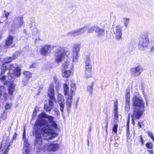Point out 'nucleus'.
I'll return each mask as SVG.
<instances>
[{
	"mask_svg": "<svg viewBox=\"0 0 154 154\" xmlns=\"http://www.w3.org/2000/svg\"><path fill=\"white\" fill-rule=\"evenodd\" d=\"M141 145H143L144 143V142L143 141V140L141 141Z\"/></svg>",
	"mask_w": 154,
	"mask_h": 154,
	"instance_id": "obj_60",
	"label": "nucleus"
},
{
	"mask_svg": "<svg viewBox=\"0 0 154 154\" xmlns=\"http://www.w3.org/2000/svg\"><path fill=\"white\" fill-rule=\"evenodd\" d=\"M129 121H128V120L127 122V134H129Z\"/></svg>",
	"mask_w": 154,
	"mask_h": 154,
	"instance_id": "obj_50",
	"label": "nucleus"
},
{
	"mask_svg": "<svg viewBox=\"0 0 154 154\" xmlns=\"http://www.w3.org/2000/svg\"><path fill=\"white\" fill-rule=\"evenodd\" d=\"M23 73L26 75L25 77L29 78V79L31 77L32 74L29 71H24Z\"/></svg>",
	"mask_w": 154,
	"mask_h": 154,
	"instance_id": "obj_38",
	"label": "nucleus"
},
{
	"mask_svg": "<svg viewBox=\"0 0 154 154\" xmlns=\"http://www.w3.org/2000/svg\"><path fill=\"white\" fill-rule=\"evenodd\" d=\"M146 146L148 149H152L153 148L152 143L151 142H148L146 144Z\"/></svg>",
	"mask_w": 154,
	"mask_h": 154,
	"instance_id": "obj_40",
	"label": "nucleus"
},
{
	"mask_svg": "<svg viewBox=\"0 0 154 154\" xmlns=\"http://www.w3.org/2000/svg\"><path fill=\"white\" fill-rule=\"evenodd\" d=\"M87 29L86 27H83L70 32L68 33V35L69 36H77L84 33Z\"/></svg>",
	"mask_w": 154,
	"mask_h": 154,
	"instance_id": "obj_11",
	"label": "nucleus"
},
{
	"mask_svg": "<svg viewBox=\"0 0 154 154\" xmlns=\"http://www.w3.org/2000/svg\"><path fill=\"white\" fill-rule=\"evenodd\" d=\"M34 126L35 127L43 126L41 128H34L32 131V134L35 136L36 140L35 145V148L41 149L42 148V131L43 138L45 140L52 139L54 137L53 136V128L51 125L48 124L47 121L45 119H39L35 122Z\"/></svg>",
	"mask_w": 154,
	"mask_h": 154,
	"instance_id": "obj_1",
	"label": "nucleus"
},
{
	"mask_svg": "<svg viewBox=\"0 0 154 154\" xmlns=\"http://www.w3.org/2000/svg\"><path fill=\"white\" fill-rule=\"evenodd\" d=\"M134 111L132 116V123L134 124V119H139L143 115V112L145 111V109H138L133 108Z\"/></svg>",
	"mask_w": 154,
	"mask_h": 154,
	"instance_id": "obj_7",
	"label": "nucleus"
},
{
	"mask_svg": "<svg viewBox=\"0 0 154 154\" xmlns=\"http://www.w3.org/2000/svg\"><path fill=\"white\" fill-rule=\"evenodd\" d=\"M47 118L48 119V121L52 126L54 128H56L57 127V125L56 122L54 121V117L52 116L48 115Z\"/></svg>",
	"mask_w": 154,
	"mask_h": 154,
	"instance_id": "obj_19",
	"label": "nucleus"
},
{
	"mask_svg": "<svg viewBox=\"0 0 154 154\" xmlns=\"http://www.w3.org/2000/svg\"><path fill=\"white\" fill-rule=\"evenodd\" d=\"M69 53V51H66V52L63 48L59 47L57 49L56 53L55 54L56 61L58 63L61 62L64 54L68 55Z\"/></svg>",
	"mask_w": 154,
	"mask_h": 154,
	"instance_id": "obj_4",
	"label": "nucleus"
},
{
	"mask_svg": "<svg viewBox=\"0 0 154 154\" xmlns=\"http://www.w3.org/2000/svg\"><path fill=\"white\" fill-rule=\"evenodd\" d=\"M8 85H10L8 88L9 94L10 95H12L15 90V86L12 83L11 84L10 82Z\"/></svg>",
	"mask_w": 154,
	"mask_h": 154,
	"instance_id": "obj_31",
	"label": "nucleus"
},
{
	"mask_svg": "<svg viewBox=\"0 0 154 154\" xmlns=\"http://www.w3.org/2000/svg\"><path fill=\"white\" fill-rule=\"evenodd\" d=\"M132 103L133 106V108L145 109L143 101L137 96H135L133 97Z\"/></svg>",
	"mask_w": 154,
	"mask_h": 154,
	"instance_id": "obj_5",
	"label": "nucleus"
},
{
	"mask_svg": "<svg viewBox=\"0 0 154 154\" xmlns=\"http://www.w3.org/2000/svg\"><path fill=\"white\" fill-rule=\"evenodd\" d=\"M9 15L10 12L4 11L3 16L1 17L0 19V22L3 23L7 20L8 19V17Z\"/></svg>",
	"mask_w": 154,
	"mask_h": 154,
	"instance_id": "obj_22",
	"label": "nucleus"
},
{
	"mask_svg": "<svg viewBox=\"0 0 154 154\" xmlns=\"http://www.w3.org/2000/svg\"><path fill=\"white\" fill-rule=\"evenodd\" d=\"M94 85V82H92L87 87V91L89 94L91 95L93 94V87Z\"/></svg>",
	"mask_w": 154,
	"mask_h": 154,
	"instance_id": "obj_29",
	"label": "nucleus"
},
{
	"mask_svg": "<svg viewBox=\"0 0 154 154\" xmlns=\"http://www.w3.org/2000/svg\"><path fill=\"white\" fill-rule=\"evenodd\" d=\"M122 27L119 25L116 26L114 29L113 33L115 35L116 39L117 40L119 41L122 38Z\"/></svg>",
	"mask_w": 154,
	"mask_h": 154,
	"instance_id": "obj_9",
	"label": "nucleus"
},
{
	"mask_svg": "<svg viewBox=\"0 0 154 154\" xmlns=\"http://www.w3.org/2000/svg\"><path fill=\"white\" fill-rule=\"evenodd\" d=\"M96 26H94L89 29L88 30V33H91L93 32L94 31H95V28H96Z\"/></svg>",
	"mask_w": 154,
	"mask_h": 154,
	"instance_id": "obj_42",
	"label": "nucleus"
},
{
	"mask_svg": "<svg viewBox=\"0 0 154 154\" xmlns=\"http://www.w3.org/2000/svg\"><path fill=\"white\" fill-rule=\"evenodd\" d=\"M148 135L151 138L152 141L154 142V137L152 133L151 132H148Z\"/></svg>",
	"mask_w": 154,
	"mask_h": 154,
	"instance_id": "obj_44",
	"label": "nucleus"
},
{
	"mask_svg": "<svg viewBox=\"0 0 154 154\" xmlns=\"http://www.w3.org/2000/svg\"><path fill=\"white\" fill-rule=\"evenodd\" d=\"M54 48V47L49 45H45L43 46L41 50V54L44 55H47L50 53Z\"/></svg>",
	"mask_w": 154,
	"mask_h": 154,
	"instance_id": "obj_14",
	"label": "nucleus"
},
{
	"mask_svg": "<svg viewBox=\"0 0 154 154\" xmlns=\"http://www.w3.org/2000/svg\"><path fill=\"white\" fill-rule=\"evenodd\" d=\"M44 108L45 110L47 112H50L51 109V107L47 105H45Z\"/></svg>",
	"mask_w": 154,
	"mask_h": 154,
	"instance_id": "obj_41",
	"label": "nucleus"
},
{
	"mask_svg": "<svg viewBox=\"0 0 154 154\" xmlns=\"http://www.w3.org/2000/svg\"><path fill=\"white\" fill-rule=\"evenodd\" d=\"M30 147H23L22 150L23 154H29L30 152Z\"/></svg>",
	"mask_w": 154,
	"mask_h": 154,
	"instance_id": "obj_35",
	"label": "nucleus"
},
{
	"mask_svg": "<svg viewBox=\"0 0 154 154\" xmlns=\"http://www.w3.org/2000/svg\"><path fill=\"white\" fill-rule=\"evenodd\" d=\"M29 80V78L26 77H25L22 81L23 84L24 86L26 85Z\"/></svg>",
	"mask_w": 154,
	"mask_h": 154,
	"instance_id": "obj_39",
	"label": "nucleus"
},
{
	"mask_svg": "<svg viewBox=\"0 0 154 154\" xmlns=\"http://www.w3.org/2000/svg\"><path fill=\"white\" fill-rule=\"evenodd\" d=\"M11 106V105L10 103H8L6 104L5 108L6 109H9Z\"/></svg>",
	"mask_w": 154,
	"mask_h": 154,
	"instance_id": "obj_46",
	"label": "nucleus"
},
{
	"mask_svg": "<svg viewBox=\"0 0 154 154\" xmlns=\"http://www.w3.org/2000/svg\"><path fill=\"white\" fill-rule=\"evenodd\" d=\"M85 76L87 79L91 77L92 76L91 69H86Z\"/></svg>",
	"mask_w": 154,
	"mask_h": 154,
	"instance_id": "obj_33",
	"label": "nucleus"
},
{
	"mask_svg": "<svg viewBox=\"0 0 154 154\" xmlns=\"http://www.w3.org/2000/svg\"><path fill=\"white\" fill-rule=\"evenodd\" d=\"M80 49V45L79 44H76L74 45L73 46V62H76L78 58V52Z\"/></svg>",
	"mask_w": 154,
	"mask_h": 154,
	"instance_id": "obj_13",
	"label": "nucleus"
},
{
	"mask_svg": "<svg viewBox=\"0 0 154 154\" xmlns=\"http://www.w3.org/2000/svg\"><path fill=\"white\" fill-rule=\"evenodd\" d=\"M62 75L65 78H68L69 77L71 73V70L64 69H63L62 71Z\"/></svg>",
	"mask_w": 154,
	"mask_h": 154,
	"instance_id": "obj_25",
	"label": "nucleus"
},
{
	"mask_svg": "<svg viewBox=\"0 0 154 154\" xmlns=\"http://www.w3.org/2000/svg\"><path fill=\"white\" fill-rule=\"evenodd\" d=\"M85 69H91V63L89 57H87L85 60Z\"/></svg>",
	"mask_w": 154,
	"mask_h": 154,
	"instance_id": "obj_23",
	"label": "nucleus"
},
{
	"mask_svg": "<svg viewBox=\"0 0 154 154\" xmlns=\"http://www.w3.org/2000/svg\"><path fill=\"white\" fill-rule=\"evenodd\" d=\"M118 112V106H114V113Z\"/></svg>",
	"mask_w": 154,
	"mask_h": 154,
	"instance_id": "obj_51",
	"label": "nucleus"
},
{
	"mask_svg": "<svg viewBox=\"0 0 154 154\" xmlns=\"http://www.w3.org/2000/svg\"><path fill=\"white\" fill-rule=\"evenodd\" d=\"M95 29V32L97 37H100L104 35L105 31L103 29L96 26Z\"/></svg>",
	"mask_w": 154,
	"mask_h": 154,
	"instance_id": "obj_18",
	"label": "nucleus"
},
{
	"mask_svg": "<svg viewBox=\"0 0 154 154\" xmlns=\"http://www.w3.org/2000/svg\"><path fill=\"white\" fill-rule=\"evenodd\" d=\"M17 134L16 133H15L14 135V136H13V138L14 139H16V137H17Z\"/></svg>",
	"mask_w": 154,
	"mask_h": 154,
	"instance_id": "obj_54",
	"label": "nucleus"
},
{
	"mask_svg": "<svg viewBox=\"0 0 154 154\" xmlns=\"http://www.w3.org/2000/svg\"><path fill=\"white\" fill-rule=\"evenodd\" d=\"M6 144L5 146L4 149L5 151L3 154H8V151L10 149V147H11V144L9 143V140H7L6 141Z\"/></svg>",
	"mask_w": 154,
	"mask_h": 154,
	"instance_id": "obj_26",
	"label": "nucleus"
},
{
	"mask_svg": "<svg viewBox=\"0 0 154 154\" xmlns=\"http://www.w3.org/2000/svg\"><path fill=\"white\" fill-rule=\"evenodd\" d=\"M149 40L147 34H143L139 38L138 48L140 50H143L148 46Z\"/></svg>",
	"mask_w": 154,
	"mask_h": 154,
	"instance_id": "obj_3",
	"label": "nucleus"
},
{
	"mask_svg": "<svg viewBox=\"0 0 154 154\" xmlns=\"http://www.w3.org/2000/svg\"><path fill=\"white\" fill-rule=\"evenodd\" d=\"M57 102L60 106V110L62 112H63L64 106V100L63 96L60 94H59L57 96Z\"/></svg>",
	"mask_w": 154,
	"mask_h": 154,
	"instance_id": "obj_15",
	"label": "nucleus"
},
{
	"mask_svg": "<svg viewBox=\"0 0 154 154\" xmlns=\"http://www.w3.org/2000/svg\"><path fill=\"white\" fill-rule=\"evenodd\" d=\"M8 69V66L5 63L3 64L1 67L2 70L0 74V80L3 81L4 85H9L10 84V81L6 80L5 76L4 75L5 71L7 69Z\"/></svg>",
	"mask_w": 154,
	"mask_h": 154,
	"instance_id": "obj_6",
	"label": "nucleus"
},
{
	"mask_svg": "<svg viewBox=\"0 0 154 154\" xmlns=\"http://www.w3.org/2000/svg\"><path fill=\"white\" fill-rule=\"evenodd\" d=\"M72 66L69 62H65L63 65V69H64L71 70L72 69Z\"/></svg>",
	"mask_w": 154,
	"mask_h": 154,
	"instance_id": "obj_32",
	"label": "nucleus"
},
{
	"mask_svg": "<svg viewBox=\"0 0 154 154\" xmlns=\"http://www.w3.org/2000/svg\"><path fill=\"white\" fill-rule=\"evenodd\" d=\"M54 111L56 113V115H59L60 112H59L58 110L57 109H55Z\"/></svg>",
	"mask_w": 154,
	"mask_h": 154,
	"instance_id": "obj_52",
	"label": "nucleus"
},
{
	"mask_svg": "<svg viewBox=\"0 0 154 154\" xmlns=\"http://www.w3.org/2000/svg\"><path fill=\"white\" fill-rule=\"evenodd\" d=\"M125 112L126 113H128L130 111V89L129 88H127L125 94Z\"/></svg>",
	"mask_w": 154,
	"mask_h": 154,
	"instance_id": "obj_10",
	"label": "nucleus"
},
{
	"mask_svg": "<svg viewBox=\"0 0 154 154\" xmlns=\"http://www.w3.org/2000/svg\"><path fill=\"white\" fill-rule=\"evenodd\" d=\"M10 68L8 73V79L9 80L11 79L15 76H18L20 75L21 69L17 66L16 63L9 65L8 68Z\"/></svg>",
	"mask_w": 154,
	"mask_h": 154,
	"instance_id": "obj_2",
	"label": "nucleus"
},
{
	"mask_svg": "<svg viewBox=\"0 0 154 154\" xmlns=\"http://www.w3.org/2000/svg\"><path fill=\"white\" fill-rule=\"evenodd\" d=\"M143 71V69L141 66H138L131 68L130 70L131 75L134 77H137L140 75Z\"/></svg>",
	"mask_w": 154,
	"mask_h": 154,
	"instance_id": "obj_8",
	"label": "nucleus"
},
{
	"mask_svg": "<svg viewBox=\"0 0 154 154\" xmlns=\"http://www.w3.org/2000/svg\"><path fill=\"white\" fill-rule=\"evenodd\" d=\"M73 94H70V95L66 96L67 100L66 102V105L68 109H69L71 106L72 103V97Z\"/></svg>",
	"mask_w": 154,
	"mask_h": 154,
	"instance_id": "obj_21",
	"label": "nucleus"
},
{
	"mask_svg": "<svg viewBox=\"0 0 154 154\" xmlns=\"http://www.w3.org/2000/svg\"><path fill=\"white\" fill-rule=\"evenodd\" d=\"M63 88L64 95L65 96L70 95V91L69 92L68 85L65 83L63 85Z\"/></svg>",
	"mask_w": 154,
	"mask_h": 154,
	"instance_id": "obj_28",
	"label": "nucleus"
},
{
	"mask_svg": "<svg viewBox=\"0 0 154 154\" xmlns=\"http://www.w3.org/2000/svg\"><path fill=\"white\" fill-rule=\"evenodd\" d=\"M154 48V47H152L151 48V51H153Z\"/></svg>",
	"mask_w": 154,
	"mask_h": 154,
	"instance_id": "obj_62",
	"label": "nucleus"
},
{
	"mask_svg": "<svg viewBox=\"0 0 154 154\" xmlns=\"http://www.w3.org/2000/svg\"><path fill=\"white\" fill-rule=\"evenodd\" d=\"M23 32H26V30L25 29V30H24Z\"/></svg>",
	"mask_w": 154,
	"mask_h": 154,
	"instance_id": "obj_63",
	"label": "nucleus"
},
{
	"mask_svg": "<svg viewBox=\"0 0 154 154\" xmlns=\"http://www.w3.org/2000/svg\"><path fill=\"white\" fill-rule=\"evenodd\" d=\"M147 151L149 152V153L150 154H153V152L152 150H148Z\"/></svg>",
	"mask_w": 154,
	"mask_h": 154,
	"instance_id": "obj_58",
	"label": "nucleus"
},
{
	"mask_svg": "<svg viewBox=\"0 0 154 154\" xmlns=\"http://www.w3.org/2000/svg\"><path fill=\"white\" fill-rule=\"evenodd\" d=\"M54 86L53 84H51L49 88L48 94L50 99L54 101L55 100L54 97L55 92Z\"/></svg>",
	"mask_w": 154,
	"mask_h": 154,
	"instance_id": "obj_16",
	"label": "nucleus"
},
{
	"mask_svg": "<svg viewBox=\"0 0 154 154\" xmlns=\"http://www.w3.org/2000/svg\"><path fill=\"white\" fill-rule=\"evenodd\" d=\"M138 126L140 128H142V126H141V123L140 122H139L138 124Z\"/></svg>",
	"mask_w": 154,
	"mask_h": 154,
	"instance_id": "obj_53",
	"label": "nucleus"
},
{
	"mask_svg": "<svg viewBox=\"0 0 154 154\" xmlns=\"http://www.w3.org/2000/svg\"><path fill=\"white\" fill-rule=\"evenodd\" d=\"M114 106H117V103H115Z\"/></svg>",
	"mask_w": 154,
	"mask_h": 154,
	"instance_id": "obj_61",
	"label": "nucleus"
},
{
	"mask_svg": "<svg viewBox=\"0 0 154 154\" xmlns=\"http://www.w3.org/2000/svg\"><path fill=\"white\" fill-rule=\"evenodd\" d=\"M70 94H73L74 91L76 90V87L75 82L73 80H71L70 82Z\"/></svg>",
	"mask_w": 154,
	"mask_h": 154,
	"instance_id": "obj_30",
	"label": "nucleus"
},
{
	"mask_svg": "<svg viewBox=\"0 0 154 154\" xmlns=\"http://www.w3.org/2000/svg\"><path fill=\"white\" fill-rule=\"evenodd\" d=\"M139 138H140V141H143V137H142V136L141 135L139 137Z\"/></svg>",
	"mask_w": 154,
	"mask_h": 154,
	"instance_id": "obj_55",
	"label": "nucleus"
},
{
	"mask_svg": "<svg viewBox=\"0 0 154 154\" xmlns=\"http://www.w3.org/2000/svg\"><path fill=\"white\" fill-rule=\"evenodd\" d=\"M130 113H129L128 114V121H130Z\"/></svg>",
	"mask_w": 154,
	"mask_h": 154,
	"instance_id": "obj_56",
	"label": "nucleus"
},
{
	"mask_svg": "<svg viewBox=\"0 0 154 154\" xmlns=\"http://www.w3.org/2000/svg\"><path fill=\"white\" fill-rule=\"evenodd\" d=\"M118 125L117 124H115L114 125L113 128V131L116 133L117 131Z\"/></svg>",
	"mask_w": 154,
	"mask_h": 154,
	"instance_id": "obj_45",
	"label": "nucleus"
},
{
	"mask_svg": "<svg viewBox=\"0 0 154 154\" xmlns=\"http://www.w3.org/2000/svg\"><path fill=\"white\" fill-rule=\"evenodd\" d=\"M114 122L116 123L119 122V113L118 112L114 113Z\"/></svg>",
	"mask_w": 154,
	"mask_h": 154,
	"instance_id": "obj_37",
	"label": "nucleus"
},
{
	"mask_svg": "<svg viewBox=\"0 0 154 154\" xmlns=\"http://www.w3.org/2000/svg\"><path fill=\"white\" fill-rule=\"evenodd\" d=\"M36 66V64L35 63H33L30 66V68H35Z\"/></svg>",
	"mask_w": 154,
	"mask_h": 154,
	"instance_id": "obj_49",
	"label": "nucleus"
},
{
	"mask_svg": "<svg viewBox=\"0 0 154 154\" xmlns=\"http://www.w3.org/2000/svg\"><path fill=\"white\" fill-rule=\"evenodd\" d=\"M108 122L106 123V126L105 127V128L106 129V131L107 132V125H108Z\"/></svg>",
	"mask_w": 154,
	"mask_h": 154,
	"instance_id": "obj_57",
	"label": "nucleus"
},
{
	"mask_svg": "<svg viewBox=\"0 0 154 154\" xmlns=\"http://www.w3.org/2000/svg\"><path fill=\"white\" fill-rule=\"evenodd\" d=\"M17 27H20L23 23V18L22 16L17 17L14 21Z\"/></svg>",
	"mask_w": 154,
	"mask_h": 154,
	"instance_id": "obj_17",
	"label": "nucleus"
},
{
	"mask_svg": "<svg viewBox=\"0 0 154 154\" xmlns=\"http://www.w3.org/2000/svg\"><path fill=\"white\" fill-rule=\"evenodd\" d=\"M44 148L48 151H54L57 150L59 148V145L57 144H51L48 143L43 145Z\"/></svg>",
	"mask_w": 154,
	"mask_h": 154,
	"instance_id": "obj_12",
	"label": "nucleus"
},
{
	"mask_svg": "<svg viewBox=\"0 0 154 154\" xmlns=\"http://www.w3.org/2000/svg\"><path fill=\"white\" fill-rule=\"evenodd\" d=\"M36 115V112H34L33 113V116H35Z\"/></svg>",
	"mask_w": 154,
	"mask_h": 154,
	"instance_id": "obj_59",
	"label": "nucleus"
},
{
	"mask_svg": "<svg viewBox=\"0 0 154 154\" xmlns=\"http://www.w3.org/2000/svg\"><path fill=\"white\" fill-rule=\"evenodd\" d=\"M38 33L39 31L38 29L36 27L34 28L32 32V34L35 35L37 34H38Z\"/></svg>",
	"mask_w": 154,
	"mask_h": 154,
	"instance_id": "obj_43",
	"label": "nucleus"
},
{
	"mask_svg": "<svg viewBox=\"0 0 154 154\" xmlns=\"http://www.w3.org/2000/svg\"><path fill=\"white\" fill-rule=\"evenodd\" d=\"M48 115L47 114L43 112L39 115L38 117L39 119H44V118H47Z\"/></svg>",
	"mask_w": 154,
	"mask_h": 154,
	"instance_id": "obj_36",
	"label": "nucleus"
},
{
	"mask_svg": "<svg viewBox=\"0 0 154 154\" xmlns=\"http://www.w3.org/2000/svg\"><path fill=\"white\" fill-rule=\"evenodd\" d=\"M25 135L26 131L24 129L23 130V140L24 141L23 147H30L29 146V144L28 142V140L26 138Z\"/></svg>",
	"mask_w": 154,
	"mask_h": 154,
	"instance_id": "obj_24",
	"label": "nucleus"
},
{
	"mask_svg": "<svg viewBox=\"0 0 154 154\" xmlns=\"http://www.w3.org/2000/svg\"><path fill=\"white\" fill-rule=\"evenodd\" d=\"M13 37L11 35L9 36L6 42V45L8 47H12Z\"/></svg>",
	"mask_w": 154,
	"mask_h": 154,
	"instance_id": "obj_27",
	"label": "nucleus"
},
{
	"mask_svg": "<svg viewBox=\"0 0 154 154\" xmlns=\"http://www.w3.org/2000/svg\"><path fill=\"white\" fill-rule=\"evenodd\" d=\"M4 87L3 86H0V97L2 95V92L4 90Z\"/></svg>",
	"mask_w": 154,
	"mask_h": 154,
	"instance_id": "obj_48",
	"label": "nucleus"
},
{
	"mask_svg": "<svg viewBox=\"0 0 154 154\" xmlns=\"http://www.w3.org/2000/svg\"><path fill=\"white\" fill-rule=\"evenodd\" d=\"M51 99L49 100H48L49 102V104L50 106H51V107H53L54 106V103L51 101Z\"/></svg>",
	"mask_w": 154,
	"mask_h": 154,
	"instance_id": "obj_47",
	"label": "nucleus"
},
{
	"mask_svg": "<svg viewBox=\"0 0 154 154\" xmlns=\"http://www.w3.org/2000/svg\"><path fill=\"white\" fill-rule=\"evenodd\" d=\"M16 55V54H14V55H13V57H10L3 59L2 61V63H3V64H6L7 65V66H8L9 67V65L8 64V63L11 62L12 61L14 60L17 58V56H15Z\"/></svg>",
	"mask_w": 154,
	"mask_h": 154,
	"instance_id": "obj_20",
	"label": "nucleus"
},
{
	"mask_svg": "<svg viewBox=\"0 0 154 154\" xmlns=\"http://www.w3.org/2000/svg\"><path fill=\"white\" fill-rule=\"evenodd\" d=\"M130 19L128 17H123L122 19V22L126 28H127L129 23Z\"/></svg>",
	"mask_w": 154,
	"mask_h": 154,
	"instance_id": "obj_34",
	"label": "nucleus"
}]
</instances>
